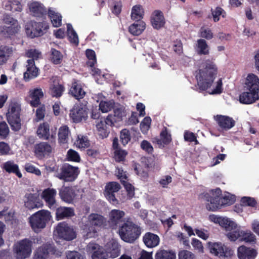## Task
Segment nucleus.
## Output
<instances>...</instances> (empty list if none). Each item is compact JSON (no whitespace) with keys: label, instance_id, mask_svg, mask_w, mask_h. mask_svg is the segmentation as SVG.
Here are the masks:
<instances>
[{"label":"nucleus","instance_id":"nucleus-1","mask_svg":"<svg viewBox=\"0 0 259 259\" xmlns=\"http://www.w3.org/2000/svg\"><path fill=\"white\" fill-rule=\"evenodd\" d=\"M218 74V67L215 64L209 60L202 63L199 69L195 72L197 85L202 91L208 90L210 95L220 94L223 92L222 80L219 79L214 80Z\"/></svg>","mask_w":259,"mask_h":259},{"label":"nucleus","instance_id":"nucleus-2","mask_svg":"<svg viewBox=\"0 0 259 259\" xmlns=\"http://www.w3.org/2000/svg\"><path fill=\"white\" fill-rule=\"evenodd\" d=\"M52 219L51 212L42 209L31 215L29 218V223L32 230L35 233H39L46 227Z\"/></svg>","mask_w":259,"mask_h":259},{"label":"nucleus","instance_id":"nucleus-3","mask_svg":"<svg viewBox=\"0 0 259 259\" xmlns=\"http://www.w3.org/2000/svg\"><path fill=\"white\" fill-rule=\"evenodd\" d=\"M21 105L18 101L12 100L10 101L6 116L8 122L14 131H18L21 128Z\"/></svg>","mask_w":259,"mask_h":259},{"label":"nucleus","instance_id":"nucleus-4","mask_svg":"<svg viewBox=\"0 0 259 259\" xmlns=\"http://www.w3.org/2000/svg\"><path fill=\"white\" fill-rule=\"evenodd\" d=\"M141 234L140 229L132 222L127 220L120 227L119 234L124 241L132 243Z\"/></svg>","mask_w":259,"mask_h":259},{"label":"nucleus","instance_id":"nucleus-5","mask_svg":"<svg viewBox=\"0 0 259 259\" xmlns=\"http://www.w3.org/2000/svg\"><path fill=\"white\" fill-rule=\"evenodd\" d=\"M105 222V220L102 215L96 213L91 214L88 218V221L82 227L83 233L88 238L95 236L99 228Z\"/></svg>","mask_w":259,"mask_h":259},{"label":"nucleus","instance_id":"nucleus-6","mask_svg":"<svg viewBox=\"0 0 259 259\" xmlns=\"http://www.w3.org/2000/svg\"><path fill=\"white\" fill-rule=\"evenodd\" d=\"M33 242L29 239H24L16 242L13 245V251L16 259L29 258L32 251Z\"/></svg>","mask_w":259,"mask_h":259},{"label":"nucleus","instance_id":"nucleus-7","mask_svg":"<svg viewBox=\"0 0 259 259\" xmlns=\"http://www.w3.org/2000/svg\"><path fill=\"white\" fill-rule=\"evenodd\" d=\"M26 55L30 59L27 61L26 71L24 73V77L29 80L36 77L38 74V69L35 65L34 60L40 58L41 54L38 51L31 49L27 52Z\"/></svg>","mask_w":259,"mask_h":259},{"label":"nucleus","instance_id":"nucleus-8","mask_svg":"<svg viewBox=\"0 0 259 259\" xmlns=\"http://www.w3.org/2000/svg\"><path fill=\"white\" fill-rule=\"evenodd\" d=\"M54 235L65 240L70 241L76 237L74 228L65 222L59 223L55 227Z\"/></svg>","mask_w":259,"mask_h":259},{"label":"nucleus","instance_id":"nucleus-9","mask_svg":"<svg viewBox=\"0 0 259 259\" xmlns=\"http://www.w3.org/2000/svg\"><path fill=\"white\" fill-rule=\"evenodd\" d=\"M70 117L74 122L85 121L88 117V108L83 104H75L70 110Z\"/></svg>","mask_w":259,"mask_h":259},{"label":"nucleus","instance_id":"nucleus-10","mask_svg":"<svg viewBox=\"0 0 259 259\" xmlns=\"http://www.w3.org/2000/svg\"><path fill=\"white\" fill-rule=\"evenodd\" d=\"M49 28L46 23H39L30 22L25 25V31L27 35L31 37H37L42 35L44 31Z\"/></svg>","mask_w":259,"mask_h":259},{"label":"nucleus","instance_id":"nucleus-11","mask_svg":"<svg viewBox=\"0 0 259 259\" xmlns=\"http://www.w3.org/2000/svg\"><path fill=\"white\" fill-rule=\"evenodd\" d=\"M5 25L0 28V32L6 37L13 35L19 29L18 22L13 18L6 16L4 18Z\"/></svg>","mask_w":259,"mask_h":259},{"label":"nucleus","instance_id":"nucleus-12","mask_svg":"<svg viewBox=\"0 0 259 259\" xmlns=\"http://www.w3.org/2000/svg\"><path fill=\"white\" fill-rule=\"evenodd\" d=\"M208 246L210 252L217 256L227 257L233 254V251L231 249L228 248L221 242H209L208 243Z\"/></svg>","mask_w":259,"mask_h":259},{"label":"nucleus","instance_id":"nucleus-13","mask_svg":"<svg viewBox=\"0 0 259 259\" xmlns=\"http://www.w3.org/2000/svg\"><path fill=\"white\" fill-rule=\"evenodd\" d=\"M221 194V190L219 188L211 190L207 194V208L211 211H215L221 207L220 195Z\"/></svg>","mask_w":259,"mask_h":259},{"label":"nucleus","instance_id":"nucleus-14","mask_svg":"<svg viewBox=\"0 0 259 259\" xmlns=\"http://www.w3.org/2000/svg\"><path fill=\"white\" fill-rule=\"evenodd\" d=\"M36 134L40 139L42 140H54L56 136V129L50 128L47 122H43L38 125Z\"/></svg>","mask_w":259,"mask_h":259},{"label":"nucleus","instance_id":"nucleus-15","mask_svg":"<svg viewBox=\"0 0 259 259\" xmlns=\"http://www.w3.org/2000/svg\"><path fill=\"white\" fill-rule=\"evenodd\" d=\"M104 256L110 258H115L120 254V246L116 240L111 239L105 244Z\"/></svg>","mask_w":259,"mask_h":259},{"label":"nucleus","instance_id":"nucleus-16","mask_svg":"<svg viewBox=\"0 0 259 259\" xmlns=\"http://www.w3.org/2000/svg\"><path fill=\"white\" fill-rule=\"evenodd\" d=\"M78 169L77 167L70 165H64L58 177L65 181H72L74 180L78 174Z\"/></svg>","mask_w":259,"mask_h":259},{"label":"nucleus","instance_id":"nucleus-17","mask_svg":"<svg viewBox=\"0 0 259 259\" xmlns=\"http://www.w3.org/2000/svg\"><path fill=\"white\" fill-rule=\"evenodd\" d=\"M23 202L25 206L30 209L38 208L43 205L37 193H26L24 197Z\"/></svg>","mask_w":259,"mask_h":259},{"label":"nucleus","instance_id":"nucleus-18","mask_svg":"<svg viewBox=\"0 0 259 259\" xmlns=\"http://www.w3.org/2000/svg\"><path fill=\"white\" fill-rule=\"evenodd\" d=\"M244 88L246 90H252L259 93V77L255 74L249 73L243 80Z\"/></svg>","mask_w":259,"mask_h":259},{"label":"nucleus","instance_id":"nucleus-19","mask_svg":"<svg viewBox=\"0 0 259 259\" xmlns=\"http://www.w3.org/2000/svg\"><path fill=\"white\" fill-rule=\"evenodd\" d=\"M56 195L57 191L55 189L49 188L42 191L41 197L46 202L48 206L51 209L55 207Z\"/></svg>","mask_w":259,"mask_h":259},{"label":"nucleus","instance_id":"nucleus-20","mask_svg":"<svg viewBox=\"0 0 259 259\" xmlns=\"http://www.w3.org/2000/svg\"><path fill=\"white\" fill-rule=\"evenodd\" d=\"M28 7L30 14L34 16L41 17L47 14V8L39 2L31 1L28 3Z\"/></svg>","mask_w":259,"mask_h":259},{"label":"nucleus","instance_id":"nucleus-21","mask_svg":"<svg viewBox=\"0 0 259 259\" xmlns=\"http://www.w3.org/2000/svg\"><path fill=\"white\" fill-rule=\"evenodd\" d=\"M52 151V148L47 142H42L34 145V153L36 157L41 159L49 155Z\"/></svg>","mask_w":259,"mask_h":259},{"label":"nucleus","instance_id":"nucleus-22","mask_svg":"<svg viewBox=\"0 0 259 259\" xmlns=\"http://www.w3.org/2000/svg\"><path fill=\"white\" fill-rule=\"evenodd\" d=\"M120 188L119 184L116 182H110L105 187L104 194L107 199L113 204L117 202L114 193L119 191Z\"/></svg>","mask_w":259,"mask_h":259},{"label":"nucleus","instance_id":"nucleus-23","mask_svg":"<svg viewBox=\"0 0 259 259\" xmlns=\"http://www.w3.org/2000/svg\"><path fill=\"white\" fill-rule=\"evenodd\" d=\"M53 252V247L48 244L37 247L34 252V259H47Z\"/></svg>","mask_w":259,"mask_h":259},{"label":"nucleus","instance_id":"nucleus-24","mask_svg":"<svg viewBox=\"0 0 259 259\" xmlns=\"http://www.w3.org/2000/svg\"><path fill=\"white\" fill-rule=\"evenodd\" d=\"M43 96L44 92L40 88H33L29 92L28 100L32 106L36 107L40 104V100Z\"/></svg>","mask_w":259,"mask_h":259},{"label":"nucleus","instance_id":"nucleus-25","mask_svg":"<svg viewBox=\"0 0 259 259\" xmlns=\"http://www.w3.org/2000/svg\"><path fill=\"white\" fill-rule=\"evenodd\" d=\"M259 99V93L252 90H247L242 93L239 96L240 103L245 104H250Z\"/></svg>","mask_w":259,"mask_h":259},{"label":"nucleus","instance_id":"nucleus-26","mask_svg":"<svg viewBox=\"0 0 259 259\" xmlns=\"http://www.w3.org/2000/svg\"><path fill=\"white\" fill-rule=\"evenodd\" d=\"M151 23L154 29H158L163 27L165 20L163 13L159 10L154 11L151 15Z\"/></svg>","mask_w":259,"mask_h":259},{"label":"nucleus","instance_id":"nucleus-27","mask_svg":"<svg viewBox=\"0 0 259 259\" xmlns=\"http://www.w3.org/2000/svg\"><path fill=\"white\" fill-rule=\"evenodd\" d=\"M257 254L256 250L245 246H240L237 250V255L239 259H254Z\"/></svg>","mask_w":259,"mask_h":259},{"label":"nucleus","instance_id":"nucleus-28","mask_svg":"<svg viewBox=\"0 0 259 259\" xmlns=\"http://www.w3.org/2000/svg\"><path fill=\"white\" fill-rule=\"evenodd\" d=\"M104 249L98 244L95 242L90 243L87 247V252L91 254L92 259H99L104 256Z\"/></svg>","mask_w":259,"mask_h":259},{"label":"nucleus","instance_id":"nucleus-29","mask_svg":"<svg viewBox=\"0 0 259 259\" xmlns=\"http://www.w3.org/2000/svg\"><path fill=\"white\" fill-rule=\"evenodd\" d=\"M219 125L225 130H229L233 127L235 123L234 120L229 116L225 115H217L214 117Z\"/></svg>","mask_w":259,"mask_h":259},{"label":"nucleus","instance_id":"nucleus-30","mask_svg":"<svg viewBox=\"0 0 259 259\" xmlns=\"http://www.w3.org/2000/svg\"><path fill=\"white\" fill-rule=\"evenodd\" d=\"M59 195L64 201L71 203L74 199L76 195L73 188L63 187L59 190Z\"/></svg>","mask_w":259,"mask_h":259},{"label":"nucleus","instance_id":"nucleus-31","mask_svg":"<svg viewBox=\"0 0 259 259\" xmlns=\"http://www.w3.org/2000/svg\"><path fill=\"white\" fill-rule=\"evenodd\" d=\"M143 239L145 244L148 247L150 248L157 246L160 241V239L158 235L150 232L146 233Z\"/></svg>","mask_w":259,"mask_h":259},{"label":"nucleus","instance_id":"nucleus-32","mask_svg":"<svg viewBox=\"0 0 259 259\" xmlns=\"http://www.w3.org/2000/svg\"><path fill=\"white\" fill-rule=\"evenodd\" d=\"M74 215V210L70 207L61 206L56 209V218L57 221L71 217Z\"/></svg>","mask_w":259,"mask_h":259},{"label":"nucleus","instance_id":"nucleus-33","mask_svg":"<svg viewBox=\"0 0 259 259\" xmlns=\"http://www.w3.org/2000/svg\"><path fill=\"white\" fill-rule=\"evenodd\" d=\"M112 146L114 150V158L115 160L117 161H123L127 154V152L125 150L119 148L117 138H115L113 140Z\"/></svg>","mask_w":259,"mask_h":259},{"label":"nucleus","instance_id":"nucleus-34","mask_svg":"<svg viewBox=\"0 0 259 259\" xmlns=\"http://www.w3.org/2000/svg\"><path fill=\"white\" fill-rule=\"evenodd\" d=\"M125 116L124 112L120 109H115L114 114L109 115L106 119V123L109 125H112L115 122H118L122 120V118Z\"/></svg>","mask_w":259,"mask_h":259},{"label":"nucleus","instance_id":"nucleus-35","mask_svg":"<svg viewBox=\"0 0 259 259\" xmlns=\"http://www.w3.org/2000/svg\"><path fill=\"white\" fill-rule=\"evenodd\" d=\"M70 92L77 99L83 98L85 94L81 84L78 81H75L72 83L70 89Z\"/></svg>","mask_w":259,"mask_h":259},{"label":"nucleus","instance_id":"nucleus-36","mask_svg":"<svg viewBox=\"0 0 259 259\" xmlns=\"http://www.w3.org/2000/svg\"><path fill=\"white\" fill-rule=\"evenodd\" d=\"M124 212L117 209L112 210L109 213V220L112 225L116 226L122 221L124 216Z\"/></svg>","mask_w":259,"mask_h":259},{"label":"nucleus","instance_id":"nucleus-37","mask_svg":"<svg viewBox=\"0 0 259 259\" xmlns=\"http://www.w3.org/2000/svg\"><path fill=\"white\" fill-rule=\"evenodd\" d=\"M13 52V50L11 47L6 46H0V65L6 63L12 56Z\"/></svg>","mask_w":259,"mask_h":259},{"label":"nucleus","instance_id":"nucleus-38","mask_svg":"<svg viewBox=\"0 0 259 259\" xmlns=\"http://www.w3.org/2000/svg\"><path fill=\"white\" fill-rule=\"evenodd\" d=\"M146 28V24L143 21H136V22L130 26L128 28L129 32L134 35H139Z\"/></svg>","mask_w":259,"mask_h":259},{"label":"nucleus","instance_id":"nucleus-39","mask_svg":"<svg viewBox=\"0 0 259 259\" xmlns=\"http://www.w3.org/2000/svg\"><path fill=\"white\" fill-rule=\"evenodd\" d=\"M99 98L101 100L99 104V109L103 113H107L112 110L113 108L114 102L113 100L103 101V99L105 98L102 94H98Z\"/></svg>","mask_w":259,"mask_h":259},{"label":"nucleus","instance_id":"nucleus-40","mask_svg":"<svg viewBox=\"0 0 259 259\" xmlns=\"http://www.w3.org/2000/svg\"><path fill=\"white\" fill-rule=\"evenodd\" d=\"M2 168L8 172L15 174L20 178L22 177V174L19 170L18 165L15 164L12 161H9L4 163Z\"/></svg>","mask_w":259,"mask_h":259},{"label":"nucleus","instance_id":"nucleus-41","mask_svg":"<svg viewBox=\"0 0 259 259\" xmlns=\"http://www.w3.org/2000/svg\"><path fill=\"white\" fill-rule=\"evenodd\" d=\"M4 6L7 10L13 12H21L22 6L17 0H7L4 2Z\"/></svg>","mask_w":259,"mask_h":259},{"label":"nucleus","instance_id":"nucleus-42","mask_svg":"<svg viewBox=\"0 0 259 259\" xmlns=\"http://www.w3.org/2000/svg\"><path fill=\"white\" fill-rule=\"evenodd\" d=\"M156 140L158 145L164 147V145L168 144L171 142V135L166 128H164L161 132L160 138Z\"/></svg>","mask_w":259,"mask_h":259},{"label":"nucleus","instance_id":"nucleus-43","mask_svg":"<svg viewBox=\"0 0 259 259\" xmlns=\"http://www.w3.org/2000/svg\"><path fill=\"white\" fill-rule=\"evenodd\" d=\"M53 79V83L50 87L51 94L54 97H60L64 91L63 87L59 83L57 78Z\"/></svg>","mask_w":259,"mask_h":259},{"label":"nucleus","instance_id":"nucleus-44","mask_svg":"<svg viewBox=\"0 0 259 259\" xmlns=\"http://www.w3.org/2000/svg\"><path fill=\"white\" fill-rule=\"evenodd\" d=\"M48 14L53 25L56 27H59L62 22V16L60 14L52 8L49 9Z\"/></svg>","mask_w":259,"mask_h":259},{"label":"nucleus","instance_id":"nucleus-45","mask_svg":"<svg viewBox=\"0 0 259 259\" xmlns=\"http://www.w3.org/2000/svg\"><path fill=\"white\" fill-rule=\"evenodd\" d=\"M144 10L140 5H135L131 10V17L133 20L141 21L144 16Z\"/></svg>","mask_w":259,"mask_h":259},{"label":"nucleus","instance_id":"nucleus-46","mask_svg":"<svg viewBox=\"0 0 259 259\" xmlns=\"http://www.w3.org/2000/svg\"><path fill=\"white\" fill-rule=\"evenodd\" d=\"M90 143L87 137L78 135L74 142V145L77 148L84 149L90 146Z\"/></svg>","mask_w":259,"mask_h":259},{"label":"nucleus","instance_id":"nucleus-47","mask_svg":"<svg viewBox=\"0 0 259 259\" xmlns=\"http://www.w3.org/2000/svg\"><path fill=\"white\" fill-rule=\"evenodd\" d=\"M70 135L68 127L66 125H62L59 129L58 137L59 141L61 143L67 142Z\"/></svg>","mask_w":259,"mask_h":259},{"label":"nucleus","instance_id":"nucleus-48","mask_svg":"<svg viewBox=\"0 0 259 259\" xmlns=\"http://www.w3.org/2000/svg\"><path fill=\"white\" fill-rule=\"evenodd\" d=\"M109 125L105 121L101 120L96 124V128L99 136L103 139L106 138L108 136V132L107 131V126Z\"/></svg>","mask_w":259,"mask_h":259},{"label":"nucleus","instance_id":"nucleus-49","mask_svg":"<svg viewBox=\"0 0 259 259\" xmlns=\"http://www.w3.org/2000/svg\"><path fill=\"white\" fill-rule=\"evenodd\" d=\"M176 253L172 250H159L155 255L156 259H175Z\"/></svg>","mask_w":259,"mask_h":259},{"label":"nucleus","instance_id":"nucleus-50","mask_svg":"<svg viewBox=\"0 0 259 259\" xmlns=\"http://www.w3.org/2000/svg\"><path fill=\"white\" fill-rule=\"evenodd\" d=\"M221 227L227 232L235 230L238 227L237 224L230 219L224 217Z\"/></svg>","mask_w":259,"mask_h":259},{"label":"nucleus","instance_id":"nucleus-51","mask_svg":"<svg viewBox=\"0 0 259 259\" xmlns=\"http://www.w3.org/2000/svg\"><path fill=\"white\" fill-rule=\"evenodd\" d=\"M67 33L70 41L75 45H77L79 42L78 35L76 32L73 29L72 25L70 24L67 25Z\"/></svg>","mask_w":259,"mask_h":259},{"label":"nucleus","instance_id":"nucleus-52","mask_svg":"<svg viewBox=\"0 0 259 259\" xmlns=\"http://www.w3.org/2000/svg\"><path fill=\"white\" fill-rule=\"evenodd\" d=\"M197 50L199 54L206 55L208 53V46L205 40L200 39L197 40Z\"/></svg>","mask_w":259,"mask_h":259},{"label":"nucleus","instance_id":"nucleus-53","mask_svg":"<svg viewBox=\"0 0 259 259\" xmlns=\"http://www.w3.org/2000/svg\"><path fill=\"white\" fill-rule=\"evenodd\" d=\"M235 201V196L229 193H225L221 200V207L222 206L232 204Z\"/></svg>","mask_w":259,"mask_h":259},{"label":"nucleus","instance_id":"nucleus-54","mask_svg":"<svg viewBox=\"0 0 259 259\" xmlns=\"http://www.w3.org/2000/svg\"><path fill=\"white\" fill-rule=\"evenodd\" d=\"M240 240L246 242H254L256 240L255 236L250 231H241Z\"/></svg>","mask_w":259,"mask_h":259},{"label":"nucleus","instance_id":"nucleus-55","mask_svg":"<svg viewBox=\"0 0 259 259\" xmlns=\"http://www.w3.org/2000/svg\"><path fill=\"white\" fill-rule=\"evenodd\" d=\"M211 15L212 16L213 20L216 22L220 20V17H225L226 12L221 7H216L214 9H211Z\"/></svg>","mask_w":259,"mask_h":259},{"label":"nucleus","instance_id":"nucleus-56","mask_svg":"<svg viewBox=\"0 0 259 259\" xmlns=\"http://www.w3.org/2000/svg\"><path fill=\"white\" fill-rule=\"evenodd\" d=\"M85 54L87 58L89 60L87 62V64L92 68L96 63L95 52L92 50L88 49L86 51Z\"/></svg>","mask_w":259,"mask_h":259},{"label":"nucleus","instance_id":"nucleus-57","mask_svg":"<svg viewBox=\"0 0 259 259\" xmlns=\"http://www.w3.org/2000/svg\"><path fill=\"white\" fill-rule=\"evenodd\" d=\"M241 231L238 228H237L234 230L229 231L227 234V236L228 238L232 241H235L237 239L240 240L241 235Z\"/></svg>","mask_w":259,"mask_h":259},{"label":"nucleus","instance_id":"nucleus-58","mask_svg":"<svg viewBox=\"0 0 259 259\" xmlns=\"http://www.w3.org/2000/svg\"><path fill=\"white\" fill-rule=\"evenodd\" d=\"M191 245L194 250L199 253H204V247L202 242L196 238H192L191 240Z\"/></svg>","mask_w":259,"mask_h":259},{"label":"nucleus","instance_id":"nucleus-59","mask_svg":"<svg viewBox=\"0 0 259 259\" xmlns=\"http://www.w3.org/2000/svg\"><path fill=\"white\" fill-rule=\"evenodd\" d=\"M62 57L63 56L59 51L55 49H52L51 58L52 61L54 64H60L61 62Z\"/></svg>","mask_w":259,"mask_h":259},{"label":"nucleus","instance_id":"nucleus-60","mask_svg":"<svg viewBox=\"0 0 259 259\" xmlns=\"http://www.w3.org/2000/svg\"><path fill=\"white\" fill-rule=\"evenodd\" d=\"M241 205L244 206L254 207L256 204L255 200L250 197H243L241 199Z\"/></svg>","mask_w":259,"mask_h":259},{"label":"nucleus","instance_id":"nucleus-61","mask_svg":"<svg viewBox=\"0 0 259 259\" xmlns=\"http://www.w3.org/2000/svg\"><path fill=\"white\" fill-rule=\"evenodd\" d=\"M151 122V119L149 117H146L140 124V128L143 134H146L149 130Z\"/></svg>","mask_w":259,"mask_h":259},{"label":"nucleus","instance_id":"nucleus-62","mask_svg":"<svg viewBox=\"0 0 259 259\" xmlns=\"http://www.w3.org/2000/svg\"><path fill=\"white\" fill-rule=\"evenodd\" d=\"M131 139L129 131L126 129L122 130L120 133V140L123 145L128 143Z\"/></svg>","mask_w":259,"mask_h":259},{"label":"nucleus","instance_id":"nucleus-63","mask_svg":"<svg viewBox=\"0 0 259 259\" xmlns=\"http://www.w3.org/2000/svg\"><path fill=\"white\" fill-rule=\"evenodd\" d=\"M179 259H195V255L190 251L183 250L178 254Z\"/></svg>","mask_w":259,"mask_h":259},{"label":"nucleus","instance_id":"nucleus-64","mask_svg":"<svg viewBox=\"0 0 259 259\" xmlns=\"http://www.w3.org/2000/svg\"><path fill=\"white\" fill-rule=\"evenodd\" d=\"M66 259H84L80 253L75 251H69L66 253Z\"/></svg>","mask_w":259,"mask_h":259}]
</instances>
